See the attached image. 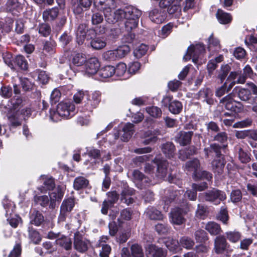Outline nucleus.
Masks as SVG:
<instances>
[{"label":"nucleus","mask_w":257,"mask_h":257,"mask_svg":"<svg viewBox=\"0 0 257 257\" xmlns=\"http://www.w3.org/2000/svg\"><path fill=\"white\" fill-rule=\"evenodd\" d=\"M185 169L188 172L193 173L194 178L199 177L200 164L198 159H194L186 162L185 164Z\"/></svg>","instance_id":"nucleus-16"},{"label":"nucleus","mask_w":257,"mask_h":257,"mask_svg":"<svg viewBox=\"0 0 257 257\" xmlns=\"http://www.w3.org/2000/svg\"><path fill=\"white\" fill-rule=\"evenodd\" d=\"M132 179L136 186L141 189L145 186L148 182V179L145 177L142 172L137 170L133 171Z\"/></svg>","instance_id":"nucleus-18"},{"label":"nucleus","mask_w":257,"mask_h":257,"mask_svg":"<svg viewBox=\"0 0 257 257\" xmlns=\"http://www.w3.org/2000/svg\"><path fill=\"white\" fill-rule=\"evenodd\" d=\"M114 67L112 66H106L101 68L99 72V76L103 78H107L114 75Z\"/></svg>","instance_id":"nucleus-35"},{"label":"nucleus","mask_w":257,"mask_h":257,"mask_svg":"<svg viewBox=\"0 0 257 257\" xmlns=\"http://www.w3.org/2000/svg\"><path fill=\"white\" fill-rule=\"evenodd\" d=\"M28 236L30 239L35 244L38 243L41 240L39 232L31 227L28 229Z\"/></svg>","instance_id":"nucleus-43"},{"label":"nucleus","mask_w":257,"mask_h":257,"mask_svg":"<svg viewBox=\"0 0 257 257\" xmlns=\"http://www.w3.org/2000/svg\"><path fill=\"white\" fill-rule=\"evenodd\" d=\"M148 50L147 45L142 44L138 46L134 50V54L135 56L137 58H140L145 55Z\"/></svg>","instance_id":"nucleus-50"},{"label":"nucleus","mask_w":257,"mask_h":257,"mask_svg":"<svg viewBox=\"0 0 257 257\" xmlns=\"http://www.w3.org/2000/svg\"><path fill=\"white\" fill-rule=\"evenodd\" d=\"M86 154L89 157L93 158L94 159H99L100 157V151L96 149L93 147H87Z\"/></svg>","instance_id":"nucleus-56"},{"label":"nucleus","mask_w":257,"mask_h":257,"mask_svg":"<svg viewBox=\"0 0 257 257\" xmlns=\"http://www.w3.org/2000/svg\"><path fill=\"white\" fill-rule=\"evenodd\" d=\"M22 103V99L19 96H15L11 100L13 105L12 109L8 113V118L12 126H17L21 124L22 119L19 110H17Z\"/></svg>","instance_id":"nucleus-2"},{"label":"nucleus","mask_w":257,"mask_h":257,"mask_svg":"<svg viewBox=\"0 0 257 257\" xmlns=\"http://www.w3.org/2000/svg\"><path fill=\"white\" fill-rule=\"evenodd\" d=\"M101 100V93L99 91H94L89 95L85 106L86 109L91 111L93 108H96Z\"/></svg>","instance_id":"nucleus-12"},{"label":"nucleus","mask_w":257,"mask_h":257,"mask_svg":"<svg viewBox=\"0 0 257 257\" xmlns=\"http://www.w3.org/2000/svg\"><path fill=\"white\" fill-rule=\"evenodd\" d=\"M116 131L119 133V136L122 141L127 142L134 133V126L133 124L128 122L124 124L121 129Z\"/></svg>","instance_id":"nucleus-13"},{"label":"nucleus","mask_w":257,"mask_h":257,"mask_svg":"<svg viewBox=\"0 0 257 257\" xmlns=\"http://www.w3.org/2000/svg\"><path fill=\"white\" fill-rule=\"evenodd\" d=\"M74 206V200L73 198H69L63 200L60 208V215L58 220L59 222H63L66 217L71 211Z\"/></svg>","instance_id":"nucleus-8"},{"label":"nucleus","mask_w":257,"mask_h":257,"mask_svg":"<svg viewBox=\"0 0 257 257\" xmlns=\"http://www.w3.org/2000/svg\"><path fill=\"white\" fill-rule=\"evenodd\" d=\"M221 48L219 40L212 34L208 39V49L209 51H218Z\"/></svg>","instance_id":"nucleus-26"},{"label":"nucleus","mask_w":257,"mask_h":257,"mask_svg":"<svg viewBox=\"0 0 257 257\" xmlns=\"http://www.w3.org/2000/svg\"><path fill=\"white\" fill-rule=\"evenodd\" d=\"M91 47L96 50H100L104 48L106 45L105 40L103 38H95L90 42Z\"/></svg>","instance_id":"nucleus-36"},{"label":"nucleus","mask_w":257,"mask_h":257,"mask_svg":"<svg viewBox=\"0 0 257 257\" xmlns=\"http://www.w3.org/2000/svg\"><path fill=\"white\" fill-rule=\"evenodd\" d=\"M87 58L86 55L82 53L76 54L72 59V63L77 66H82L83 64H85Z\"/></svg>","instance_id":"nucleus-42"},{"label":"nucleus","mask_w":257,"mask_h":257,"mask_svg":"<svg viewBox=\"0 0 257 257\" xmlns=\"http://www.w3.org/2000/svg\"><path fill=\"white\" fill-rule=\"evenodd\" d=\"M42 53L46 56L53 54L54 53V50L52 43L46 42L44 45Z\"/></svg>","instance_id":"nucleus-58"},{"label":"nucleus","mask_w":257,"mask_h":257,"mask_svg":"<svg viewBox=\"0 0 257 257\" xmlns=\"http://www.w3.org/2000/svg\"><path fill=\"white\" fill-rule=\"evenodd\" d=\"M185 212L182 208H174L170 213L171 221L172 223L177 225L183 224L185 219L184 217V214Z\"/></svg>","instance_id":"nucleus-15"},{"label":"nucleus","mask_w":257,"mask_h":257,"mask_svg":"<svg viewBox=\"0 0 257 257\" xmlns=\"http://www.w3.org/2000/svg\"><path fill=\"white\" fill-rule=\"evenodd\" d=\"M43 184L42 188H40V191L42 193L53 189L55 186L54 181L52 178L46 179Z\"/></svg>","instance_id":"nucleus-51"},{"label":"nucleus","mask_w":257,"mask_h":257,"mask_svg":"<svg viewBox=\"0 0 257 257\" xmlns=\"http://www.w3.org/2000/svg\"><path fill=\"white\" fill-rule=\"evenodd\" d=\"M193 134L192 131H181L176 136L177 141L182 146L186 145L190 142Z\"/></svg>","instance_id":"nucleus-21"},{"label":"nucleus","mask_w":257,"mask_h":257,"mask_svg":"<svg viewBox=\"0 0 257 257\" xmlns=\"http://www.w3.org/2000/svg\"><path fill=\"white\" fill-rule=\"evenodd\" d=\"M103 58L108 61H114L118 59L115 50H109L103 55Z\"/></svg>","instance_id":"nucleus-62"},{"label":"nucleus","mask_w":257,"mask_h":257,"mask_svg":"<svg viewBox=\"0 0 257 257\" xmlns=\"http://www.w3.org/2000/svg\"><path fill=\"white\" fill-rule=\"evenodd\" d=\"M165 243L168 249L174 253H177L182 250L179 247L180 242L177 240L168 238Z\"/></svg>","instance_id":"nucleus-28"},{"label":"nucleus","mask_w":257,"mask_h":257,"mask_svg":"<svg viewBox=\"0 0 257 257\" xmlns=\"http://www.w3.org/2000/svg\"><path fill=\"white\" fill-rule=\"evenodd\" d=\"M195 238L198 242H203L208 239L206 232L202 229H199L195 232Z\"/></svg>","instance_id":"nucleus-55"},{"label":"nucleus","mask_w":257,"mask_h":257,"mask_svg":"<svg viewBox=\"0 0 257 257\" xmlns=\"http://www.w3.org/2000/svg\"><path fill=\"white\" fill-rule=\"evenodd\" d=\"M58 113L62 118H68L74 114L75 106L70 101L61 102L57 106Z\"/></svg>","instance_id":"nucleus-7"},{"label":"nucleus","mask_w":257,"mask_h":257,"mask_svg":"<svg viewBox=\"0 0 257 257\" xmlns=\"http://www.w3.org/2000/svg\"><path fill=\"white\" fill-rule=\"evenodd\" d=\"M219 103L226 109L234 113L240 112L243 108L242 104L240 102L235 101L231 94L221 98Z\"/></svg>","instance_id":"nucleus-3"},{"label":"nucleus","mask_w":257,"mask_h":257,"mask_svg":"<svg viewBox=\"0 0 257 257\" xmlns=\"http://www.w3.org/2000/svg\"><path fill=\"white\" fill-rule=\"evenodd\" d=\"M253 74V71L249 65H246L243 69V73L240 74V76L237 80V83L243 84L247 77H251Z\"/></svg>","instance_id":"nucleus-30"},{"label":"nucleus","mask_w":257,"mask_h":257,"mask_svg":"<svg viewBox=\"0 0 257 257\" xmlns=\"http://www.w3.org/2000/svg\"><path fill=\"white\" fill-rule=\"evenodd\" d=\"M144 137L146 139L144 141L143 143L145 145H148L154 143L157 140V137L152 134V132L148 131L144 133Z\"/></svg>","instance_id":"nucleus-59"},{"label":"nucleus","mask_w":257,"mask_h":257,"mask_svg":"<svg viewBox=\"0 0 257 257\" xmlns=\"http://www.w3.org/2000/svg\"><path fill=\"white\" fill-rule=\"evenodd\" d=\"M204 51L205 47L204 45L202 44H197L195 46H190L188 48L183 59L186 61L192 58V61L196 63L197 62L199 55L204 53Z\"/></svg>","instance_id":"nucleus-6"},{"label":"nucleus","mask_w":257,"mask_h":257,"mask_svg":"<svg viewBox=\"0 0 257 257\" xmlns=\"http://www.w3.org/2000/svg\"><path fill=\"white\" fill-rule=\"evenodd\" d=\"M205 229L212 235L219 234L221 231L219 225L213 221L208 222L205 225Z\"/></svg>","instance_id":"nucleus-27"},{"label":"nucleus","mask_w":257,"mask_h":257,"mask_svg":"<svg viewBox=\"0 0 257 257\" xmlns=\"http://www.w3.org/2000/svg\"><path fill=\"white\" fill-rule=\"evenodd\" d=\"M89 181L82 176L76 178L73 182V187L75 190H79L84 188L88 185Z\"/></svg>","instance_id":"nucleus-33"},{"label":"nucleus","mask_w":257,"mask_h":257,"mask_svg":"<svg viewBox=\"0 0 257 257\" xmlns=\"http://www.w3.org/2000/svg\"><path fill=\"white\" fill-rule=\"evenodd\" d=\"M162 150L166 157L168 158L173 157L175 154V146L173 143L171 142H167L163 144L162 147Z\"/></svg>","instance_id":"nucleus-32"},{"label":"nucleus","mask_w":257,"mask_h":257,"mask_svg":"<svg viewBox=\"0 0 257 257\" xmlns=\"http://www.w3.org/2000/svg\"><path fill=\"white\" fill-rule=\"evenodd\" d=\"M147 217L151 220H161L163 218L161 212L154 207H149L145 211Z\"/></svg>","instance_id":"nucleus-23"},{"label":"nucleus","mask_w":257,"mask_h":257,"mask_svg":"<svg viewBox=\"0 0 257 257\" xmlns=\"http://www.w3.org/2000/svg\"><path fill=\"white\" fill-rule=\"evenodd\" d=\"M196 151V149L193 147L181 150L179 151V157L181 160L184 161L187 159L190 155L195 154Z\"/></svg>","instance_id":"nucleus-47"},{"label":"nucleus","mask_w":257,"mask_h":257,"mask_svg":"<svg viewBox=\"0 0 257 257\" xmlns=\"http://www.w3.org/2000/svg\"><path fill=\"white\" fill-rule=\"evenodd\" d=\"M90 245L89 241L79 233L74 235V246L75 249L80 252H84L87 250Z\"/></svg>","instance_id":"nucleus-10"},{"label":"nucleus","mask_w":257,"mask_h":257,"mask_svg":"<svg viewBox=\"0 0 257 257\" xmlns=\"http://www.w3.org/2000/svg\"><path fill=\"white\" fill-rule=\"evenodd\" d=\"M126 8H130L133 11V13L126 14V21L125 22L124 25L126 30L129 32L138 26L142 13L141 11L132 6H129Z\"/></svg>","instance_id":"nucleus-4"},{"label":"nucleus","mask_w":257,"mask_h":257,"mask_svg":"<svg viewBox=\"0 0 257 257\" xmlns=\"http://www.w3.org/2000/svg\"><path fill=\"white\" fill-rule=\"evenodd\" d=\"M251 96V93L249 90L245 88H241L238 92V96L242 101L248 100Z\"/></svg>","instance_id":"nucleus-54"},{"label":"nucleus","mask_w":257,"mask_h":257,"mask_svg":"<svg viewBox=\"0 0 257 257\" xmlns=\"http://www.w3.org/2000/svg\"><path fill=\"white\" fill-rule=\"evenodd\" d=\"M199 197L206 201L214 202L215 204H218L220 201L224 200L226 196L224 192L218 190L213 189L205 193L200 194Z\"/></svg>","instance_id":"nucleus-5"},{"label":"nucleus","mask_w":257,"mask_h":257,"mask_svg":"<svg viewBox=\"0 0 257 257\" xmlns=\"http://www.w3.org/2000/svg\"><path fill=\"white\" fill-rule=\"evenodd\" d=\"M216 17L220 23L226 24L231 22L232 18L229 14L224 12L221 10H218L216 13Z\"/></svg>","instance_id":"nucleus-34"},{"label":"nucleus","mask_w":257,"mask_h":257,"mask_svg":"<svg viewBox=\"0 0 257 257\" xmlns=\"http://www.w3.org/2000/svg\"><path fill=\"white\" fill-rule=\"evenodd\" d=\"M59 14L58 9L56 7L49 9L44 11L43 13V18L45 21L54 20Z\"/></svg>","instance_id":"nucleus-25"},{"label":"nucleus","mask_w":257,"mask_h":257,"mask_svg":"<svg viewBox=\"0 0 257 257\" xmlns=\"http://www.w3.org/2000/svg\"><path fill=\"white\" fill-rule=\"evenodd\" d=\"M93 30H88L87 26L85 24H80L77 28L76 31V40L79 45L83 43L85 39H89V35L94 34Z\"/></svg>","instance_id":"nucleus-9"},{"label":"nucleus","mask_w":257,"mask_h":257,"mask_svg":"<svg viewBox=\"0 0 257 257\" xmlns=\"http://www.w3.org/2000/svg\"><path fill=\"white\" fill-rule=\"evenodd\" d=\"M118 59L125 57L130 51V48L127 45L119 46L115 49Z\"/></svg>","instance_id":"nucleus-45"},{"label":"nucleus","mask_w":257,"mask_h":257,"mask_svg":"<svg viewBox=\"0 0 257 257\" xmlns=\"http://www.w3.org/2000/svg\"><path fill=\"white\" fill-rule=\"evenodd\" d=\"M95 7L98 10L103 13L106 21L109 24H114L123 19L126 20V14L133 13L132 9L125 7L112 13V10L116 7L114 0H96Z\"/></svg>","instance_id":"nucleus-1"},{"label":"nucleus","mask_w":257,"mask_h":257,"mask_svg":"<svg viewBox=\"0 0 257 257\" xmlns=\"http://www.w3.org/2000/svg\"><path fill=\"white\" fill-rule=\"evenodd\" d=\"M155 162L158 166L156 176L160 179L164 178L167 174L168 163L165 160L157 159H155Z\"/></svg>","instance_id":"nucleus-20"},{"label":"nucleus","mask_w":257,"mask_h":257,"mask_svg":"<svg viewBox=\"0 0 257 257\" xmlns=\"http://www.w3.org/2000/svg\"><path fill=\"white\" fill-rule=\"evenodd\" d=\"M211 93V91L208 88H205L201 90L198 92L199 98L203 99L204 100L205 99L208 103H210L212 100L209 98L210 96Z\"/></svg>","instance_id":"nucleus-57"},{"label":"nucleus","mask_w":257,"mask_h":257,"mask_svg":"<svg viewBox=\"0 0 257 257\" xmlns=\"http://www.w3.org/2000/svg\"><path fill=\"white\" fill-rule=\"evenodd\" d=\"M0 94L4 97L9 98L12 95V89L9 86H2L1 91Z\"/></svg>","instance_id":"nucleus-63"},{"label":"nucleus","mask_w":257,"mask_h":257,"mask_svg":"<svg viewBox=\"0 0 257 257\" xmlns=\"http://www.w3.org/2000/svg\"><path fill=\"white\" fill-rule=\"evenodd\" d=\"M230 70V67L228 65H225L221 66L220 71L218 76L221 82L225 79Z\"/></svg>","instance_id":"nucleus-61"},{"label":"nucleus","mask_w":257,"mask_h":257,"mask_svg":"<svg viewBox=\"0 0 257 257\" xmlns=\"http://www.w3.org/2000/svg\"><path fill=\"white\" fill-rule=\"evenodd\" d=\"M34 199L37 203L44 207L46 206L49 202V198L47 195L36 196L35 197Z\"/></svg>","instance_id":"nucleus-60"},{"label":"nucleus","mask_w":257,"mask_h":257,"mask_svg":"<svg viewBox=\"0 0 257 257\" xmlns=\"http://www.w3.org/2000/svg\"><path fill=\"white\" fill-rule=\"evenodd\" d=\"M146 255H150L151 257H165L166 252L162 248L149 244L146 248Z\"/></svg>","instance_id":"nucleus-19"},{"label":"nucleus","mask_w":257,"mask_h":257,"mask_svg":"<svg viewBox=\"0 0 257 257\" xmlns=\"http://www.w3.org/2000/svg\"><path fill=\"white\" fill-rule=\"evenodd\" d=\"M169 109L172 113L179 114L182 109V104L178 100H173L169 104Z\"/></svg>","instance_id":"nucleus-40"},{"label":"nucleus","mask_w":257,"mask_h":257,"mask_svg":"<svg viewBox=\"0 0 257 257\" xmlns=\"http://www.w3.org/2000/svg\"><path fill=\"white\" fill-rule=\"evenodd\" d=\"M180 244L184 248L187 249H191L194 245V241L187 236H183L180 239Z\"/></svg>","instance_id":"nucleus-48"},{"label":"nucleus","mask_w":257,"mask_h":257,"mask_svg":"<svg viewBox=\"0 0 257 257\" xmlns=\"http://www.w3.org/2000/svg\"><path fill=\"white\" fill-rule=\"evenodd\" d=\"M149 17L152 22L156 24H161L164 22L166 16L163 10L155 9L150 12Z\"/></svg>","instance_id":"nucleus-17"},{"label":"nucleus","mask_w":257,"mask_h":257,"mask_svg":"<svg viewBox=\"0 0 257 257\" xmlns=\"http://www.w3.org/2000/svg\"><path fill=\"white\" fill-rule=\"evenodd\" d=\"M227 238L230 241L233 243L239 241L241 237V233L236 231H230L225 233Z\"/></svg>","instance_id":"nucleus-46"},{"label":"nucleus","mask_w":257,"mask_h":257,"mask_svg":"<svg viewBox=\"0 0 257 257\" xmlns=\"http://www.w3.org/2000/svg\"><path fill=\"white\" fill-rule=\"evenodd\" d=\"M14 63L15 65H17L23 70H26L28 68V62L25 58L22 55H18L16 57Z\"/></svg>","instance_id":"nucleus-49"},{"label":"nucleus","mask_w":257,"mask_h":257,"mask_svg":"<svg viewBox=\"0 0 257 257\" xmlns=\"http://www.w3.org/2000/svg\"><path fill=\"white\" fill-rule=\"evenodd\" d=\"M162 8H167V12L170 15L175 14L177 15L180 12V7L177 3L174 2L172 3L170 5L166 7H162Z\"/></svg>","instance_id":"nucleus-53"},{"label":"nucleus","mask_w":257,"mask_h":257,"mask_svg":"<svg viewBox=\"0 0 257 257\" xmlns=\"http://www.w3.org/2000/svg\"><path fill=\"white\" fill-rule=\"evenodd\" d=\"M57 244L63 247L66 250H69L71 248L72 241L71 239L67 236L61 235L56 240Z\"/></svg>","instance_id":"nucleus-29"},{"label":"nucleus","mask_w":257,"mask_h":257,"mask_svg":"<svg viewBox=\"0 0 257 257\" xmlns=\"http://www.w3.org/2000/svg\"><path fill=\"white\" fill-rule=\"evenodd\" d=\"M208 214V211L207 207L204 205L198 204L195 213L196 217L204 219L207 217Z\"/></svg>","instance_id":"nucleus-41"},{"label":"nucleus","mask_w":257,"mask_h":257,"mask_svg":"<svg viewBox=\"0 0 257 257\" xmlns=\"http://www.w3.org/2000/svg\"><path fill=\"white\" fill-rule=\"evenodd\" d=\"M119 138H120L119 136V133L118 131L114 130L112 134H109L106 136L105 138L103 139V140L99 142V145H102L101 144L102 141H108V144L109 145H113L115 143L116 141L118 140Z\"/></svg>","instance_id":"nucleus-37"},{"label":"nucleus","mask_w":257,"mask_h":257,"mask_svg":"<svg viewBox=\"0 0 257 257\" xmlns=\"http://www.w3.org/2000/svg\"><path fill=\"white\" fill-rule=\"evenodd\" d=\"M99 246L101 247V250L100 251V257H109L111 249L110 246L108 244H102Z\"/></svg>","instance_id":"nucleus-64"},{"label":"nucleus","mask_w":257,"mask_h":257,"mask_svg":"<svg viewBox=\"0 0 257 257\" xmlns=\"http://www.w3.org/2000/svg\"><path fill=\"white\" fill-rule=\"evenodd\" d=\"M64 192L65 188L59 186L50 194V198L51 201H60L63 198Z\"/></svg>","instance_id":"nucleus-31"},{"label":"nucleus","mask_w":257,"mask_h":257,"mask_svg":"<svg viewBox=\"0 0 257 257\" xmlns=\"http://www.w3.org/2000/svg\"><path fill=\"white\" fill-rule=\"evenodd\" d=\"M247 85L248 86L252 94L255 95L252 99V104L253 105L252 107V110L257 113V86L252 82L247 83Z\"/></svg>","instance_id":"nucleus-39"},{"label":"nucleus","mask_w":257,"mask_h":257,"mask_svg":"<svg viewBox=\"0 0 257 257\" xmlns=\"http://www.w3.org/2000/svg\"><path fill=\"white\" fill-rule=\"evenodd\" d=\"M147 113L154 117H160L162 115L161 109L157 106H153L146 108Z\"/></svg>","instance_id":"nucleus-52"},{"label":"nucleus","mask_w":257,"mask_h":257,"mask_svg":"<svg viewBox=\"0 0 257 257\" xmlns=\"http://www.w3.org/2000/svg\"><path fill=\"white\" fill-rule=\"evenodd\" d=\"M225 161L222 157H216L212 162V170L215 173L220 174L223 172Z\"/></svg>","instance_id":"nucleus-22"},{"label":"nucleus","mask_w":257,"mask_h":257,"mask_svg":"<svg viewBox=\"0 0 257 257\" xmlns=\"http://www.w3.org/2000/svg\"><path fill=\"white\" fill-rule=\"evenodd\" d=\"M99 67L100 64L98 59L96 58H91L85 63V74L88 76L95 74Z\"/></svg>","instance_id":"nucleus-14"},{"label":"nucleus","mask_w":257,"mask_h":257,"mask_svg":"<svg viewBox=\"0 0 257 257\" xmlns=\"http://www.w3.org/2000/svg\"><path fill=\"white\" fill-rule=\"evenodd\" d=\"M131 249L132 257H144L142 247L138 244H133Z\"/></svg>","instance_id":"nucleus-44"},{"label":"nucleus","mask_w":257,"mask_h":257,"mask_svg":"<svg viewBox=\"0 0 257 257\" xmlns=\"http://www.w3.org/2000/svg\"><path fill=\"white\" fill-rule=\"evenodd\" d=\"M114 75L117 77H122L123 79H126L130 77L128 73L126 72V65L123 63H119L114 67Z\"/></svg>","instance_id":"nucleus-24"},{"label":"nucleus","mask_w":257,"mask_h":257,"mask_svg":"<svg viewBox=\"0 0 257 257\" xmlns=\"http://www.w3.org/2000/svg\"><path fill=\"white\" fill-rule=\"evenodd\" d=\"M214 250L217 254L228 252L229 246L223 236H218L214 239Z\"/></svg>","instance_id":"nucleus-11"},{"label":"nucleus","mask_w":257,"mask_h":257,"mask_svg":"<svg viewBox=\"0 0 257 257\" xmlns=\"http://www.w3.org/2000/svg\"><path fill=\"white\" fill-rule=\"evenodd\" d=\"M31 223L36 226L40 225L44 221L42 214L38 211H34L31 215Z\"/></svg>","instance_id":"nucleus-38"}]
</instances>
